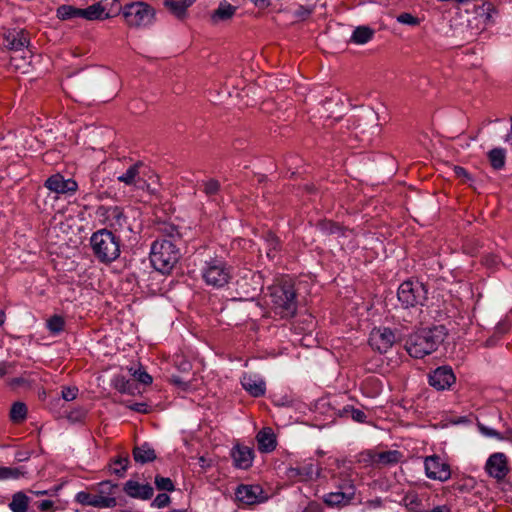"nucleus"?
I'll return each mask as SVG.
<instances>
[{"label": "nucleus", "instance_id": "nucleus-20", "mask_svg": "<svg viewBox=\"0 0 512 512\" xmlns=\"http://www.w3.org/2000/svg\"><path fill=\"white\" fill-rule=\"evenodd\" d=\"M241 384L254 397H259L265 393V382L257 375L245 374L242 377Z\"/></svg>", "mask_w": 512, "mask_h": 512}, {"label": "nucleus", "instance_id": "nucleus-26", "mask_svg": "<svg viewBox=\"0 0 512 512\" xmlns=\"http://www.w3.org/2000/svg\"><path fill=\"white\" fill-rule=\"evenodd\" d=\"M133 458L137 463L145 464L156 459L155 450L147 442L136 446L133 450Z\"/></svg>", "mask_w": 512, "mask_h": 512}, {"label": "nucleus", "instance_id": "nucleus-51", "mask_svg": "<svg viewBox=\"0 0 512 512\" xmlns=\"http://www.w3.org/2000/svg\"><path fill=\"white\" fill-rule=\"evenodd\" d=\"M321 230L326 233H329V234H336V233H339L340 227L337 224L328 221V222H323L321 224Z\"/></svg>", "mask_w": 512, "mask_h": 512}, {"label": "nucleus", "instance_id": "nucleus-38", "mask_svg": "<svg viewBox=\"0 0 512 512\" xmlns=\"http://www.w3.org/2000/svg\"><path fill=\"white\" fill-rule=\"evenodd\" d=\"M113 384L115 389H117L121 393L132 394V383L130 380L126 379L124 376H116L113 380Z\"/></svg>", "mask_w": 512, "mask_h": 512}, {"label": "nucleus", "instance_id": "nucleus-42", "mask_svg": "<svg viewBox=\"0 0 512 512\" xmlns=\"http://www.w3.org/2000/svg\"><path fill=\"white\" fill-rule=\"evenodd\" d=\"M131 374L133 377L139 381L140 383L144 385H148L152 383V377L144 370L142 369H130Z\"/></svg>", "mask_w": 512, "mask_h": 512}, {"label": "nucleus", "instance_id": "nucleus-28", "mask_svg": "<svg viewBox=\"0 0 512 512\" xmlns=\"http://www.w3.org/2000/svg\"><path fill=\"white\" fill-rule=\"evenodd\" d=\"M30 52L15 54L10 59V66L21 73H28L30 67Z\"/></svg>", "mask_w": 512, "mask_h": 512}, {"label": "nucleus", "instance_id": "nucleus-57", "mask_svg": "<svg viewBox=\"0 0 512 512\" xmlns=\"http://www.w3.org/2000/svg\"><path fill=\"white\" fill-rule=\"evenodd\" d=\"M129 407H130V409H132L133 411H136V412H140V413L147 412V404H145V403H135Z\"/></svg>", "mask_w": 512, "mask_h": 512}, {"label": "nucleus", "instance_id": "nucleus-3", "mask_svg": "<svg viewBox=\"0 0 512 512\" xmlns=\"http://www.w3.org/2000/svg\"><path fill=\"white\" fill-rule=\"evenodd\" d=\"M179 259V251L176 246L166 239L153 242L150 251V262L155 270L169 273Z\"/></svg>", "mask_w": 512, "mask_h": 512}, {"label": "nucleus", "instance_id": "nucleus-1", "mask_svg": "<svg viewBox=\"0 0 512 512\" xmlns=\"http://www.w3.org/2000/svg\"><path fill=\"white\" fill-rule=\"evenodd\" d=\"M446 337L443 325L423 328L412 333L406 341L405 348L413 358H423L435 352Z\"/></svg>", "mask_w": 512, "mask_h": 512}, {"label": "nucleus", "instance_id": "nucleus-63", "mask_svg": "<svg viewBox=\"0 0 512 512\" xmlns=\"http://www.w3.org/2000/svg\"><path fill=\"white\" fill-rule=\"evenodd\" d=\"M5 321V313L3 312V310L0 309V326L4 323Z\"/></svg>", "mask_w": 512, "mask_h": 512}, {"label": "nucleus", "instance_id": "nucleus-5", "mask_svg": "<svg viewBox=\"0 0 512 512\" xmlns=\"http://www.w3.org/2000/svg\"><path fill=\"white\" fill-rule=\"evenodd\" d=\"M116 484L110 481H103L98 484L96 493L80 491L76 494L75 500L86 506L95 508H113L117 505L115 497Z\"/></svg>", "mask_w": 512, "mask_h": 512}, {"label": "nucleus", "instance_id": "nucleus-30", "mask_svg": "<svg viewBox=\"0 0 512 512\" xmlns=\"http://www.w3.org/2000/svg\"><path fill=\"white\" fill-rule=\"evenodd\" d=\"M374 35V31L367 26H359L355 28L351 35V42L359 45L369 42Z\"/></svg>", "mask_w": 512, "mask_h": 512}, {"label": "nucleus", "instance_id": "nucleus-34", "mask_svg": "<svg viewBox=\"0 0 512 512\" xmlns=\"http://www.w3.org/2000/svg\"><path fill=\"white\" fill-rule=\"evenodd\" d=\"M164 6L177 19H184L187 16V10L184 8L180 0H164Z\"/></svg>", "mask_w": 512, "mask_h": 512}, {"label": "nucleus", "instance_id": "nucleus-60", "mask_svg": "<svg viewBox=\"0 0 512 512\" xmlns=\"http://www.w3.org/2000/svg\"><path fill=\"white\" fill-rule=\"evenodd\" d=\"M196 0H180L184 8L187 10L189 7H191Z\"/></svg>", "mask_w": 512, "mask_h": 512}, {"label": "nucleus", "instance_id": "nucleus-32", "mask_svg": "<svg viewBox=\"0 0 512 512\" xmlns=\"http://www.w3.org/2000/svg\"><path fill=\"white\" fill-rule=\"evenodd\" d=\"M56 15L61 20L82 18V8H76L71 5H61L57 8Z\"/></svg>", "mask_w": 512, "mask_h": 512}, {"label": "nucleus", "instance_id": "nucleus-31", "mask_svg": "<svg viewBox=\"0 0 512 512\" xmlns=\"http://www.w3.org/2000/svg\"><path fill=\"white\" fill-rule=\"evenodd\" d=\"M488 159L491 166L496 170H501L505 166L506 152L503 148H493L488 153Z\"/></svg>", "mask_w": 512, "mask_h": 512}, {"label": "nucleus", "instance_id": "nucleus-37", "mask_svg": "<svg viewBox=\"0 0 512 512\" xmlns=\"http://www.w3.org/2000/svg\"><path fill=\"white\" fill-rule=\"evenodd\" d=\"M46 325H47L48 330L52 334L57 335V334H59L60 332L63 331L64 325H65V321H64V319L61 316L54 315L50 319L47 320V324Z\"/></svg>", "mask_w": 512, "mask_h": 512}, {"label": "nucleus", "instance_id": "nucleus-13", "mask_svg": "<svg viewBox=\"0 0 512 512\" xmlns=\"http://www.w3.org/2000/svg\"><path fill=\"white\" fill-rule=\"evenodd\" d=\"M45 187L56 194H74L78 184L72 178L65 179L61 174H53L45 181Z\"/></svg>", "mask_w": 512, "mask_h": 512}, {"label": "nucleus", "instance_id": "nucleus-14", "mask_svg": "<svg viewBox=\"0 0 512 512\" xmlns=\"http://www.w3.org/2000/svg\"><path fill=\"white\" fill-rule=\"evenodd\" d=\"M455 380L453 370L449 366L438 367L429 374V384L437 390L449 389Z\"/></svg>", "mask_w": 512, "mask_h": 512}, {"label": "nucleus", "instance_id": "nucleus-27", "mask_svg": "<svg viewBox=\"0 0 512 512\" xmlns=\"http://www.w3.org/2000/svg\"><path fill=\"white\" fill-rule=\"evenodd\" d=\"M349 492H330L324 496V502L329 506H337L341 504H346L350 501L352 496L354 495V487L349 486Z\"/></svg>", "mask_w": 512, "mask_h": 512}, {"label": "nucleus", "instance_id": "nucleus-50", "mask_svg": "<svg viewBox=\"0 0 512 512\" xmlns=\"http://www.w3.org/2000/svg\"><path fill=\"white\" fill-rule=\"evenodd\" d=\"M312 13V8L311 7H303V6H300L295 12H294V17L296 18V20H304L306 19L310 14Z\"/></svg>", "mask_w": 512, "mask_h": 512}, {"label": "nucleus", "instance_id": "nucleus-12", "mask_svg": "<svg viewBox=\"0 0 512 512\" xmlns=\"http://www.w3.org/2000/svg\"><path fill=\"white\" fill-rule=\"evenodd\" d=\"M495 12L494 5L489 2H483L481 5L475 6V24L473 25L472 21L468 20V27L471 29L472 33L484 30L487 26L492 24L493 14Z\"/></svg>", "mask_w": 512, "mask_h": 512}, {"label": "nucleus", "instance_id": "nucleus-35", "mask_svg": "<svg viewBox=\"0 0 512 512\" xmlns=\"http://www.w3.org/2000/svg\"><path fill=\"white\" fill-rule=\"evenodd\" d=\"M27 417V407L23 402H15L10 409V419L13 423H21Z\"/></svg>", "mask_w": 512, "mask_h": 512}, {"label": "nucleus", "instance_id": "nucleus-59", "mask_svg": "<svg viewBox=\"0 0 512 512\" xmlns=\"http://www.w3.org/2000/svg\"><path fill=\"white\" fill-rule=\"evenodd\" d=\"M52 506H53V502L51 500H42L38 504V508L42 511L48 510V509L52 508Z\"/></svg>", "mask_w": 512, "mask_h": 512}, {"label": "nucleus", "instance_id": "nucleus-46", "mask_svg": "<svg viewBox=\"0 0 512 512\" xmlns=\"http://www.w3.org/2000/svg\"><path fill=\"white\" fill-rule=\"evenodd\" d=\"M129 459L127 457L119 458L114 462L115 467L113 472L119 476H122L127 469Z\"/></svg>", "mask_w": 512, "mask_h": 512}, {"label": "nucleus", "instance_id": "nucleus-2", "mask_svg": "<svg viewBox=\"0 0 512 512\" xmlns=\"http://www.w3.org/2000/svg\"><path fill=\"white\" fill-rule=\"evenodd\" d=\"M90 244L96 258L103 263H111L120 256V240L108 229L92 234Z\"/></svg>", "mask_w": 512, "mask_h": 512}, {"label": "nucleus", "instance_id": "nucleus-8", "mask_svg": "<svg viewBox=\"0 0 512 512\" xmlns=\"http://www.w3.org/2000/svg\"><path fill=\"white\" fill-rule=\"evenodd\" d=\"M424 468L429 479L445 482L451 477L449 464L438 455L425 457Z\"/></svg>", "mask_w": 512, "mask_h": 512}, {"label": "nucleus", "instance_id": "nucleus-43", "mask_svg": "<svg viewBox=\"0 0 512 512\" xmlns=\"http://www.w3.org/2000/svg\"><path fill=\"white\" fill-rule=\"evenodd\" d=\"M397 22L404 25L416 26L420 23L419 19L411 13H402L397 16Z\"/></svg>", "mask_w": 512, "mask_h": 512}, {"label": "nucleus", "instance_id": "nucleus-18", "mask_svg": "<svg viewBox=\"0 0 512 512\" xmlns=\"http://www.w3.org/2000/svg\"><path fill=\"white\" fill-rule=\"evenodd\" d=\"M231 457L235 467L248 469L253 463L254 451L250 447L237 445L232 449Z\"/></svg>", "mask_w": 512, "mask_h": 512}, {"label": "nucleus", "instance_id": "nucleus-15", "mask_svg": "<svg viewBox=\"0 0 512 512\" xmlns=\"http://www.w3.org/2000/svg\"><path fill=\"white\" fill-rule=\"evenodd\" d=\"M4 45L14 54L27 52L29 45L28 34L23 29L8 30L4 34Z\"/></svg>", "mask_w": 512, "mask_h": 512}, {"label": "nucleus", "instance_id": "nucleus-17", "mask_svg": "<svg viewBox=\"0 0 512 512\" xmlns=\"http://www.w3.org/2000/svg\"><path fill=\"white\" fill-rule=\"evenodd\" d=\"M123 490L129 497L141 500L150 499L154 492L150 484H142L134 480H128L124 484Z\"/></svg>", "mask_w": 512, "mask_h": 512}, {"label": "nucleus", "instance_id": "nucleus-9", "mask_svg": "<svg viewBox=\"0 0 512 512\" xmlns=\"http://www.w3.org/2000/svg\"><path fill=\"white\" fill-rule=\"evenodd\" d=\"M396 341V336L394 331L388 327H378L374 328L370 332L369 336V344L372 349L380 352L386 353Z\"/></svg>", "mask_w": 512, "mask_h": 512}, {"label": "nucleus", "instance_id": "nucleus-62", "mask_svg": "<svg viewBox=\"0 0 512 512\" xmlns=\"http://www.w3.org/2000/svg\"><path fill=\"white\" fill-rule=\"evenodd\" d=\"M7 373V365L5 363L0 364V378Z\"/></svg>", "mask_w": 512, "mask_h": 512}, {"label": "nucleus", "instance_id": "nucleus-49", "mask_svg": "<svg viewBox=\"0 0 512 512\" xmlns=\"http://www.w3.org/2000/svg\"><path fill=\"white\" fill-rule=\"evenodd\" d=\"M78 389L76 387H64L62 389V398L66 401H72L77 397Z\"/></svg>", "mask_w": 512, "mask_h": 512}, {"label": "nucleus", "instance_id": "nucleus-58", "mask_svg": "<svg viewBox=\"0 0 512 512\" xmlns=\"http://www.w3.org/2000/svg\"><path fill=\"white\" fill-rule=\"evenodd\" d=\"M257 8L264 9L270 5V0H250Z\"/></svg>", "mask_w": 512, "mask_h": 512}, {"label": "nucleus", "instance_id": "nucleus-10", "mask_svg": "<svg viewBox=\"0 0 512 512\" xmlns=\"http://www.w3.org/2000/svg\"><path fill=\"white\" fill-rule=\"evenodd\" d=\"M236 499L245 505H255L267 500V495L260 485L241 484L235 491Z\"/></svg>", "mask_w": 512, "mask_h": 512}, {"label": "nucleus", "instance_id": "nucleus-16", "mask_svg": "<svg viewBox=\"0 0 512 512\" xmlns=\"http://www.w3.org/2000/svg\"><path fill=\"white\" fill-rule=\"evenodd\" d=\"M106 224L116 231H132V226L124 210L118 206L109 207L105 212Z\"/></svg>", "mask_w": 512, "mask_h": 512}, {"label": "nucleus", "instance_id": "nucleus-7", "mask_svg": "<svg viewBox=\"0 0 512 512\" xmlns=\"http://www.w3.org/2000/svg\"><path fill=\"white\" fill-rule=\"evenodd\" d=\"M397 296L405 308L423 305L427 298V289L418 281H405L399 286Z\"/></svg>", "mask_w": 512, "mask_h": 512}, {"label": "nucleus", "instance_id": "nucleus-41", "mask_svg": "<svg viewBox=\"0 0 512 512\" xmlns=\"http://www.w3.org/2000/svg\"><path fill=\"white\" fill-rule=\"evenodd\" d=\"M478 429H479L480 433L485 437L495 438L497 440L504 441V438H505L504 435L500 434L498 431H496L495 429H493L491 427L485 426L483 424H479Z\"/></svg>", "mask_w": 512, "mask_h": 512}, {"label": "nucleus", "instance_id": "nucleus-29", "mask_svg": "<svg viewBox=\"0 0 512 512\" xmlns=\"http://www.w3.org/2000/svg\"><path fill=\"white\" fill-rule=\"evenodd\" d=\"M30 499L23 492H16L12 496L9 508L12 512H27Z\"/></svg>", "mask_w": 512, "mask_h": 512}, {"label": "nucleus", "instance_id": "nucleus-61", "mask_svg": "<svg viewBox=\"0 0 512 512\" xmlns=\"http://www.w3.org/2000/svg\"><path fill=\"white\" fill-rule=\"evenodd\" d=\"M504 441H512V428H508L504 433Z\"/></svg>", "mask_w": 512, "mask_h": 512}, {"label": "nucleus", "instance_id": "nucleus-24", "mask_svg": "<svg viewBox=\"0 0 512 512\" xmlns=\"http://www.w3.org/2000/svg\"><path fill=\"white\" fill-rule=\"evenodd\" d=\"M258 448L261 452H271L276 447V438L271 428H263L257 434Z\"/></svg>", "mask_w": 512, "mask_h": 512}, {"label": "nucleus", "instance_id": "nucleus-25", "mask_svg": "<svg viewBox=\"0 0 512 512\" xmlns=\"http://www.w3.org/2000/svg\"><path fill=\"white\" fill-rule=\"evenodd\" d=\"M104 4L106 5L107 2H97L82 9V18L90 21L110 18V13L105 11Z\"/></svg>", "mask_w": 512, "mask_h": 512}, {"label": "nucleus", "instance_id": "nucleus-19", "mask_svg": "<svg viewBox=\"0 0 512 512\" xmlns=\"http://www.w3.org/2000/svg\"><path fill=\"white\" fill-rule=\"evenodd\" d=\"M142 166L141 163L131 165L125 173L117 177V180L129 186L144 188L147 184L146 181L140 177V169Z\"/></svg>", "mask_w": 512, "mask_h": 512}, {"label": "nucleus", "instance_id": "nucleus-39", "mask_svg": "<svg viewBox=\"0 0 512 512\" xmlns=\"http://www.w3.org/2000/svg\"><path fill=\"white\" fill-rule=\"evenodd\" d=\"M155 486L160 491L173 492L175 490L173 481L169 477L160 475L155 477Z\"/></svg>", "mask_w": 512, "mask_h": 512}, {"label": "nucleus", "instance_id": "nucleus-36", "mask_svg": "<svg viewBox=\"0 0 512 512\" xmlns=\"http://www.w3.org/2000/svg\"><path fill=\"white\" fill-rule=\"evenodd\" d=\"M401 457L402 454L398 450H389L379 453L376 461L383 465H392L398 463Z\"/></svg>", "mask_w": 512, "mask_h": 512}, {"label": "nucleus", "instance_id": "nucleus-54", "mask_svg": "<svg viewBox=\"0 0 512 512\" xmlns=\"http://www.w3.org/2000/svg\"><path fill=\"white\" fill-rule=\"evenodd\" d=\"M303 323L305 324V327L301 328V332H311L314 327L313 317L311 315L304 316Z\"/></svg>", "mask_w": 512, "mask_h": 512}, {"label": "nucleus", "instance_id": "nucleus-44", "mask_svg": "<svg viewBox=\"0 0 512 512\" xmlns=\"http://www.w3.org/2000/svg\"><path fill=\"white\" fill-rule=\"evenodd\" d=\"M100 2H107V4L103 6L105 7V11L110 13V17L118 13L122 14L123 7L120 6L118 0H101Z\"/></svg>", "mask_w": 512, "mask_h": 512}, {"label": "nucleus", "instance_id": "nucleus-45", "mask_svg": "<svg viewBox=\"0 0 512 512\" xmlns=\"http://www.w3.org/2000/svg\"><path fill=\"white\" fill-rule=\"evenodd\" d=\"M204 192L208 196H213L217 194L220 188V184L217 180L209 179L204 182Z\"/></svg>", "mask_w": 512, "mask_h": 512}, {"label": "nucleus", "instance_id": "nucleus-55", "mask_svg": "<svg viewBox=\"0 0 512 512\" xmlns=\"http://www.w3.org/2000/svg\"><path fill=\"white\" fill-rule=\"evenodd\" d=\"M420 512H452L451 507L449 505L443 504L433 507L432 509H424V511Z\"/></svg>", "mask_w": 512, "mask_h": 512}, {"label": "nucleus", "instance_id": "nucleus-21", "mask_svg": "<svg viewBox=\"0 0 512 512\" xmlns=\"http://www.w3.org/2000/svg\"><path fill=\"white\" fill-rule=\"evenodd\" d=\"M236 10L237 8L227 1L220 2L217 9L210 16L211 24L218 25L230 20L235 15Z\"/></svg>", "mask_w": 512, "mask_h": 512}, {"label": "nucleus", "instance_id": "nucleus-53", "mask_svg": "<svg viewBox=\"0 0 512 512\" xmlns=\"http://www.w3.org/2000/svg\"><path fill=\"white\" fill-rule=\"evenodd\" d=\"M170 381L180 389L186 391L189 388L187 381H184L180 376H172Z\"/></svg>", "mask_w": 512, "mask_h": 512}, {"label": "nucleus", "instance_id": "nucleus-23", "mask_svg": "<svg viewBox=\"0 0 512 512\" xmlns=\"http://www.w3.org/2000/svg\"><path fill=\"white\" fill-rule=\"evenodd\" d=\"M270 301L276 313L286 314L288 309V291L285 288H275L270 294Z\"/></svg>", "mask_w": 512, "mask_h": 512}, {"label": "nucleus", "instance_id": "nucleus-52", "mask_svg": "<svg viewBox=\"0 0 512 512\" xmlns=\"http://www.w3.org/2000/svg\"><path fill=\"white\" fill-rule=\"evenodd\" d=\"M351 418L356 422L363 423L365 422L367 416L362 410L353 408L351 410Z\"/></svg>", "mask_w": 512, "mask_h": 512}, {"label": "nucleus", "instance_id": "nucleus-4", "mask_svg": "<svg viewBox=\"0 0 512 512\" xmlns=\"http://www.w3.org/2000/svg\"><path fill=\"white\" fill-rule=\"evenodd\" d=\"M122 16L126 25L130 28L144 29L154 24L156 11L148 3L136 1L123 6Z\"/></svg>", "mask_w": 512, "mask_h": 512}, {"label": "nucleus", "instance_id": "nucleus-22", "mask_svg": "<svg viewBox=\"0 0 512 512\" xmlns=\"http://www.w3.org/2000/svg\"><path fill=\"white\" fill-rule=\"evenodd\" d=\"M319 476V469L313 463L306 464L301 468H290V481L299 479L300 481H309Z\"/></svg>", "mask_w": 512, "mask_h": 512}, {"label": "nucleus", "instance_id": "nucleus-56", "mask_svg": "<svg viewBox=\"0 0 512 512\" xmlns=\"http://www.w3.org/2000/svg\"><path fill=\"white\" fill-rule=\"evenodd\" d=\"M272 117H273V119H272L273 121L284 123L287 120L286 110L285 109L281 110V111L277 112L276 114H274Z\"/></svg>", "mask_w": 512, "mask_h": 512}, {"label": "nucleus", "instance_id": "nucleus-6", "mask_svg": "<svg viewBox=\"0 0 512 512\" xmlns=\"http://www.w3.org/2000/svg\"><path fill=\"white\" fill-rule=\"evenodd\" d=\"M200 271L204 282L213 288H222L231 279V268L221 258L205 260Z\"/></svg>", "mask_w": 512, "mask_h": 512}, {"label": "nucleus", "instance_id": "nucleus-64", "mask_svg": "<svg viewBox=\"0 0 512 512\" xmlns=\"http://www.w3.org/2000/svg\"><path fill=\"white\" fill-rule=\"evenodd\" d=\"M199 462H200V465H201L202 467H204V466H205V463H206V460H205V458H204L203 456H201V457L199 458Z\"/></svg>", "mask_w": 512, "mask_h": 512}, {"label": "nucleus", "instance_id": "nucleus-11", "mask_svg": "<svg viewBox=\"0 0 512 512\" xmlns=\"http://www.w3.org/2000/svg\"><path fill=\"white\" fill-rule=\"evenodd\" d=\"M485 472L497 481L504 480L509 473L508 458L502 452L491 454L485 463Z\"/></svg>", "mask_w": 512, "mask_h": 512}, {"label": "nucleus", "instance_id": "nucleus-47", "mask_svg": "<svg viewBox=\"0 0 512 512\" xmlns=\"http://www.w3.org/2000/svg\"><path fill=\"white\" fill-rule=\"evenodd\" d=\"M169 503H170L169 495L166 493H160L154 498V500L152 502V506H154L156 508H164V507L168 506Z\"/></svg>", "mask_w": 512, "mask_h": 512}, {"label": "nucleus", "instance_id": "nucleus-33", "mask_svg": "<svg viewBox=\"0 0 512 512\" xmlns=\"http://www.w3.org/2000/svg\"><path fill=\"white\" fill-rule=\"evenodd\" d=\"M401 504L413 512L424 511V508L420 503L418 495L413 491L407 492L404 495V497L401 500Z\"/></svg>", "mask_w": 512, "mask_h": 512}, {"label": "nucleus", "instance_id": "nucleus-48", "mask_svg": "<svg viewBox=\"0 0 512 512\" xmlns=\"http://www.w3.org/2000/svg\"><path fill=\"white\" fill-rule=\"evenodd\" d=\"M382 507H383V501L380 497H376L374 499L367 500L363 504V509L365 511L376 510V509H379Z\"/></svg>", "mask_w": 512, "mask_h": 512}, {"label": "nucleus", "instance_id": "nucleus-40", "mask_svg": "<svg viewBox=\"0 0 512 512\" xmlns=\"http://www.w3.org/2000/svg\"><path fill=\"white\" fill-rule=\"evenodd\" d=\"M22 474L19 468L1 467L0 480L18 479Z\"/></svg>", "mask_w": 512, "mask_h": 512}]
</instances>
